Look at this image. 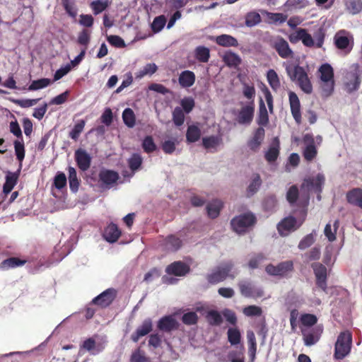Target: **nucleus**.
Segmentation results:
<instances>
[{"label": "nucleus", "instance_id": "obj_48", "mask_svg": "<svg viewBox=\"0 0 362 362\" xmlns=\"http://www.w3.org/2000/svg\"><path fill=\"white\" fill-rule=\"evenodd\" d=\"M52 81L49 78H41L32 81L28 87L29 90H37L45 88L51 84Z\"/></svg>", "mask_w": 362, "mask_h": 362}, {"label": "nucleus", "instance_id": "obj_44", "mask_svg": "<svg viewBox=\"0 0 362 362\" xmlns=\"http://www.w3.org/2000/svg\"><path fill=\"white\" fill-rule=\"evenodd\" d=\"M346 6L350 13L353 15L359 13L362 11V1L348 0Z\"/></svg>", "mask_w": 362, "mask_h": 362}, {"label": "nucleus", "instance_id": "obj_62", "mask_svg": "<svg viewBox=\"0 0 362 362\" xmlns=\"http://www.w3.org/2000/svg\"><path fill=\"white\" fill-rule=\"evenodd\" d=\"M338 226H339V221L337 220V221H335V222L334 223V226L335 228L334 232L332 231L331 224L327 223L325 226L324 233H325V235L329 241L333 242L334 240H335V239H336L337 228Z\"/></svg>", "mask_w": 362, "mask_h": 362}, {"label": "nucleus", "instance_id": "obj_2", "mask_svg": "<svg viewBox=\"0 0 362 362\" xmlns=\"http://www.w3.org/2000/svg\"><path fill=\"white\" fill-rule=\"evenodd\" d=\"M233 267L234 264L231 261L223 262L206 275V280L211 284H217L227 278L233 279L236 276V273L232 272Z\"/></svg>", "mask_w": 362, "mask_h": 362}, {"label": "nucleus", "instance_id": "obj_12", "mask_svg": "<svg viewBox=\"0 0 362 362\" xmlns=\"http://www.w3.org/2000/svg\"><path fill=\"white\" fill-rule=\"evenodd\" d=\"M311 267L316 278V285L325 291L327 287V270L326 267L320 262H315L311 264Z\"/></svg>", "mask_w": 362, "mask_h": 362}, {"label": "nucleus", "instance_id": "obj_45", "mask_svg": "<svg viewBox=\"0 0 362 362\" xmlns=\"http://www.w3.org/2000/svg\"><path fill=\"white\" fill-rule=\"evenodd\" d=\"M142 162L143 159L141 155L138 153L132 154L128 159V165L132 172L138 170L141 168Z\"/></svg>", "mask_w": 362, "mask_h": 362}, {"label": "nucleus", "instance_id": "obj_24", "mask_svg": "<svg viewBox=\"0 0 362 362\" xmlns=\"http://www.w3.org/2000/svg\"><path fill=\"white\" fill-rule=\"evenodd\" d=\"M280 151V141L278 137H274L272 141L271 145L269 147L268 151L265 153L264 158L269 163L275 162L279 156Z\"/></svg>", "mask_w": 362, "mask_h": 362}, {"label": "nucleus", "instance_id": "obj_21", "mask_svg": "<svg viewBox=\"0 0 362 362\" xmlns=\"http://www.w3.org/2000/svg\"><path fill=\"white\" fill-rule=\"evenodd\" d=\"M265 131L262 127H258L254 132L253 136L247 141L250 149L254 152L257 151L264 139Z\"/></svg>", "mask_w": 362, "mask_h": 362}, {"label": "nucleus", "instance_id": "obj_4", "mask_svg": "<svg viewBox=\"0 0 362 362\" xmlns=\"http://www.w3.org/2000/svg\"><path fill=\"white\" fill-rule=\"evenodd\" d=\"M318 71L320 74V80L323 83L321 86L323 95L327 97L331 95L334 86L333 68L329 64L325 63L320 66Z\"/></svg>", "mask_w": 362, "mask_h": 362}, {"label": "nucleus", "instance_id": "obj_63", "mask_svg": "<svg viewBox=\"0 0 362 362\" xmlns=\"http://www.w3.org/2000/svg\"><path fill=\"white\" fill-rule=\"evenodd\" d=\"M131 362H148V358L144 355L140 348L136 349L131 356Z\"/></svg>", "mask_w": 362, "mask_h": 362}, {"label": "nucleus", "instance_id": "obj_6", "mask_svg": "<svg viewBox=\"0 0 362 362\" xmlns=\"http://www.w3.org/2000/svg\"><path fill=\"white\" fill-rule=\"evenodd\" d=\"M354 40L353 35L345 30H340L334 36V45L345 54L351 52L354 47Z\"/></svg>", "mask_w": 362, "mask_h": 362}, {"label": "nucleus", "instance_id": "obj_1", "mask_svg": "<svg viewBox=\"0 0 362 362\" xmlns=\"http://www.w3.org/2000/svg\"><path fill=\"white\" fill-rule=\"evenodd\" d=\"M286 71L292 81H296L300 89L305 93L310 94L313 91V86L303 67L296 65H287Z\"/></svg>", "mask_w": 362, "mask_h": 362}, {"label": "nucleus", "instance_id": "obj_59", "mask_svg": "<svg viewBox=\"0 0 362 362\" xmlns=\"http://www.w3.org/2000/svg\"><path fill=\"white\" fill-rule=\"evenodd\" d=\"M28 354L29 352H11L1 355V357H4V360L8 358H13L11 362H22Z\"/></svg>", "mask_w": 362, "mask_h": 362}, {"label": "nucleus", "instance_id": "obj_39", "mask_svg": "<svg viewBox=\"0 0 362 362\" xmlns=\"http://www.w3.org/2000/svg\"><path fill=\"white\" fill-rule=\"evenodd\" d=\"M200 136L201 131L198 127L195 125H190L188 127L186 133V139L187 142H196L200 139Z\"/></svg>", "mask_w": 362, "mask_h": 362}, {"label": "nucleus", "instance_id": "obj_3", "mask_svg": "<svg viewBox=\"0 0 362 362\" xmlns=\"http://www.w3.org/2000/svg\"><path fill=\"white\" fill-rule=\"evenodd\" d=\"M352 334L349 330L340 332L334 344V358L342 360L347 356L351 349Z\"/></svg>", "mask_w": 362, "mask_h": 362}, {"label": "nucleus", "instance_id": "obj_50", "mask_svg": "<svg viewBox=\"0 0 362 362\" xmlns=\"http://www.w3.org/2000/svg\"><path fill=\"white\" fill-rule=\"evenodd\" d=\"M185 112L180 107H176L173 111V121L177 127H180L185 122Z\"/></svg>", "mask_w": 362, "mask_h": 362}, {"label": "nucleus", "instance_id": "obj_31", "mask_svg": "<svg viewBox=\"0 0 362 362\" xmlns=\"http://www.w3.org/2000/svg\"><path fill=\"white\" fill-rule=\"evenodd\" d=\"M182 245V242L181 239L175 235H170L165 239V247L169 251H177L181 247Z\"/></svg>", "mask_w": 362, "mask_h": 362}, {"label": "nucleus", "instance_id": "obj_27", "mask_svg": "<svg viewBox=\"0 0 362 362\" xmlns=\"http://www.w3.org/2000/svg\"><path fill=\"white\" fill-rule=\"evenodd\" d=\"M121 236V230L115 223L109 224L105 229L103 237L109 243H115Z\"/></svg>", "mask_w": 362, "mask_h": 362}, {"label": "nucleus", "instance_id": "obj_49", "mask_svg": "<svg viewBox=\"0 0 362 362\" xmlns=\"http://www.w3.org/2000/svg\"><path fill=\"white\" fill-rule=\"evenodd\" d=\"M206 319L208 322L213 326L220 325L223 322L221 314L216 310H211L208 312Z\"/></svg>", "mask_w": 362, "mask_h": 362}, {"label": "nucleus", "instance_id": "obj_53", "mask_svg": "<svg viewBox=\"0 0 362 362\" xmlns=\"http://www.w3.org/2000/svg\"><path fill=\"white\" fill-rule=\"evenodd\" d=\"M180 105L183 112L189 114L194 109L195 106V101L192 97H185L181 100Z\"/></svg>", "mask_w": 362, "mask_h": 362}, {"label": "nucleus", "instance_id": "obj_41", "mask_svg": "<svg viewBox=\"0 0 362 362\" xmlns=\"http://www.w3.org/2000/svg\"><path fill=\"white\" fill-rule=\"evenodd\" d=\"M122 119L124 123L129 128L134 127L136 123V117L134 111L131 108H126L122 112Z\"/></svg>", "mask_w": 362, "mask_h": 362}, {"label": "nucleus", "instance_id": "obj_14", "mask_svg": "<svg viewBox=\"0 0 362 362\" xmlns=\"http://www.w3.org/2000/svg\"><path fill=\"white\" fill-rule=\"evenodd\" d=\"M238 286L241 295L245 298H257L264 296L263 290L255 287L251 282L241 281Z\"/></svg>", "mask_w": 362, "mask_h": 362}, {"label": "nucleus", "instance_id": "obj_5", "mask_svg": "<svg viewBox=\"0 0 362 362\" xmlns=\"http://www.w3.org/2000/svg\"><path fill=\"white\" fill-rule=\"evenodd\" d=\"M256 221L255 216L247 212L234 217L230 221V225L234 231L241 234L247 232L256 223Z\"/></svg>", "mask_w": 362, "mask_h": 362}, {"label": "nucleus", "instance_id": "obj_57", "mask_svg": "<svg viewBox=\"0 0 362 362\" xmlns=\"http://www.w3.org/2000/svg\"><path fill=\"white\" fill-rule=\"evenodd\" d=\"M142 148L147 153H152L156 149V146L151 136H146L144 138L142 142Z\"/></svg>", "mask_w": 362, "mask_h": 362}, {"label": "nucleus", "instance_id": "obj_56", "mask_svg": "<svg viewBox=\"0 0 362 362\" xmlns=\"http://www.w3.org/2000/svg\"><path fill=\"white\" fill-rule=\"evenodd\" d=\"M166 23V18L164 16H159L154 18L151 28L154 33L160 32Z\"/></svg>", "mask_w": 362, "mask_h": 362}, {"label": "nucleus", "instance_id": "obj_58", "mask_svg": "<svg viewBox=\"0 0 362 362\" xmlns=\"http://www.w3.org/2000/svg\"><path fill=\"white\" fill-rule=\"evenodd\" d=\"M14 148L17 159L22 163L25 158V147L22 141L16 140L14 141Z\"/></svg>", "mask_w": 362, "mask_h": 362}, {"label": "nucleus", "instance_id": "obj_11", "mask_svg": "<svg viewBox=\"0 0 362 362\" xmlns=\"http://www.w3.org/2000/svg\"><path fill=\"white\" fill-rule=\"evenodd\" d=\"M300 34H301L300 36V40L305 46L312 47L315 45V41L311 35L308 33L307 30L300 28ZM315 46L318 48L322 47L325 40V33L322 30H320V31L315 35Z\"/></svg>", "mask_w": 362, "mask_h": 362}, {"label": "nucleus", "instance_id": "obj_42", "mask_svg": "<svg viewBox=\"0 0 362 362\" xmlns=\"http://www.w3.org/2000/svg\"><path fill=\"white\" fill-rule=\"evenodd\" d=\"M228 340L231 345H237L241 341V334L238 328H229L227 332Z\"/></svg>", "mask_w": 362, "mask_h": 362}, {"label": "nucleus", "instance_id": "obj_40", "mask_svg": "<svg viewBox=\"0 0 362 362\" xmlns=\"http://www.w3.org/2000/svg\"><path fill=\"white\" fill-rule=\"evenodd\" d=\"M222 142V139L218 136H210L202 139V145L206 149L216 148Z\"/></svg>", "mask_w": 362, "mask_h": 362}, {"label": "nucleus", "instance_id": "obj_36", "mask_svg": "<svg viewBox=\"0 0 362 362\" xmlns=\"http://www.w3.org/2000/svg\"><path fill=\"white\" fill-rule=\"evenodd\" d=\"M225 64L230 67H236L241 64L240 57L235 53L227 52L223 57Z\"/></svg>", "mask_w": 362, "mask_h": 362}, {"label": "nucleus", "instance_id": "obj_34", "mask_svg": "<svg viewBox=\"0 0 362 362\" xmlns=\"http://www.w3.org/2000/svg\"><path fill=\"white\" fill-rule=\"evenodd\" d=\"M194 57L199 62H208L210 58L209 49L204 46L197 47L194 49Z\"/></svg>", "mask_w": 362, "mask_h": 362}, {"label": "nucleus", "instance_id": "obj_18", "mask_svg": "<svg viewBox=\"0 0 362 362\" xmlns=\"http://www.w3.org/2000/svg\"><path fill=\"white\" fill-rule=\"evenodd\" d=\"M190 272V267L182 261H175L165 268V272L169 275L184 276Z\"/></svg>", "mask_w": 362, "mask_h": 362}, {"label": "nucleus", "instance_id": "obj_47", "mask_svg": "<svg viewBox=\"0 0 362 362\" xmlns=\"http://www.w3.org/2000/svg\"><path fill=\"white\" fill-rule=\"evenodd\" d=\"M262 185V180L259 174L254 175L253 179L247 187V196H252L257 192Z\"/></svg>", "mask_w": 362, "mask_h": 362}, {"label": "nucleus", "instance_id": "obj_15", "mask_svg": "<svg viewBox=\"0 0 362 362\" xmlns=\"http://www.w3.org/2000/svg\"><path fill=\"white\" fill-rule=\"evenodd\" d=\"M293 269V264L291 261L282 262L276 266L269 264L265 268V271L269 275L281 276L286 275L288 272H291Z\"/></svg>", "mask_w": 362, "mask_h": 362}, {"label": "nucleus", "instance_id": "obj_38", "mask_svg": "<svg viewBox=\"0 0 362 362\" xmlns=\"http://www.w3.org/2000/svg\"><path fill=\"white\" fill-rule=\"evenodd\" d=\"M18 180V174L15 173H8L6 177V182L4 185L3 191L7 194H8L14 187L17 182Z\"/></svg>", "mask_w": 362, "mask_h": 362}, {"label": "nucleus", "instance_id": "obj_61", "mask_svg": "<svg viewBox=\"0 0 362 362\" xmlns=\"http://www.w3.org/2000/svg\"><path fill=\"white\" fill-rule=\"evenodd\" d=\"M182 321L185 325H193L197 324L198 316L195 312H188L182 315Z\"/></svg>", "mask_w": 362, "mask_h": 362}, {"label": "nucleus", "instance_id": "obj_25", "mask_svg": "<svg viewBox=\"0 0 362 362\" xmlns=\"http://www.w3.org/2000/svg\"><path fill=\"white\" fill-rule=\"evenodd\" d=\"M296 219L293 216L284 218L278 225L277 229L280 235H286L296 229Z\"/></svg>", "mask_w": 362, "mask_h": 362}, {"label": "nucleus", "instance_id": "obj_7", "mask_svg": "<svg viewBox=\"0 0 362 362\" xmlns=\"http://www.w3.org/2000/svg\"><path fill=\"white\" fill-rule=\"evenodd\" d=\"M346 80L344 86L348 93H351L358 89L361 82V71L358 64L354 65L352 70L346 74Z\"/></svg>", "mask_w": 362, "mask_h": 362}, {"label": "nucleus", "instance_id": "obj_35", "mask_svg": "<svg viewBox=\"0 0 362 362\" xmlns=\"http://www.w3.org/2000/svg\"><path fill=\"white\" fill-rule=\"evenodd\" d=\"M268 83L274 91H277L281 87V82L277 73L274 69H269L267 73Z\"/></svg>", "mask_w": 362, "mask_h": 362}, {"label": "nucleus", "instance_id": "obj_28", "mask_svg": "<svg viewBox=\"0 0 362 362\" xmlns=\"http://www.w3.org/2000/svg\"><path fill=\"white\" fill-rule=\"evenodd\" d=\"M196 81L194 73L189 70L182 71L178 77V82L182 88H187L192 86Z\"/></svg>", "mask_w": 362, "mask_h": 362}, {"label": "nucleus", "instance_id": "obj_60", "mask_svg": "<svg viewBox=\"0 0 362 362\" xmlns=\"http://www.w3.org/2000/svg\"><path fill=\"white\" fill-rule=\"evenodd\" d=\"M54 185L57 189H62L66 185V177L64 173L58 172L54 179Z\"/></svg>", "mask_w": 362, "mask_h": 362}, {"label": "nucleus", "instance_id": "obj_54", "mask_svg": "<svg viewBox=\"0 0 362 362\" xmlns=\"http://www.w3.org/2000/svg\"><path fill=\"white\" fill-rule=\"evenodd\" d=\"M301 324L305 327H312L317 322V317L313 314L305 313L300 315Z\"/></svg>", "mask_w": 362, "mask_h": 362}, {"label": "nucleus", "instance_id": "obj_29", "mask_svg": "<svg viewBox=\"0 0 362 362\" xmlns=\"http://www.w3.org/2000/svg\"><path fill=\"white\" fill-rule=\"evenodd\" d=\"M75 159L78 167L82 170H86L89 168L90 156L88 152L82 148H79L75 152Z\"/></svg>", "mask_w": 362, "mask_h": 362}, {"label": "nucleus", "instance_id": "obj_9", "mask_svg": "<svg viewBox=\"0 0 362 362\" xmlns=\"http://www.w3.org/2000/svg\"><path fill=\"white\" fill-rule=\"evenodd\" d=\"M270 45L278 54L283 59H287L293 55V51L290 48L288 42L281 36L274 37L270 41Z\"/></svg>", "mask_w": 362, "mask_h": 362}, {"label": "nucleus", "instance_id": "obj_46", "mask_svg": "<svg viewBox=\"0 0 362 362\" xmlns=\"http://www.w3.org/2000/svg\"><path fill=\"white\" fill-rule=\"evenodd\" d=\"M25 262V261L20 260L15 257L8 258L1 262L0 264V269L5 270L9 268H14L16 267L23 265Z\"/></svg>", "mask_w": 362, "mask_h": 362}, {"label": "nucleus", "instance_id": "obj_37", "mask_svg": "<svg viewBox=\"0 0 362 362\" xmlns=\"http://www.w3.org/2000/svg\"><path fill=\"white\" fill-rule=\"evenodd\" d=\"M257 122L260 126H266L269 123L267 110L262 99L260 100Z\"/></svg>", "mask_w": 362, "mask_h": 362}, {"label": "nucleus", "instance_id": "obj_64", "mask_svg": "<svg viewBox=\"0 0 362 362\" xmlns=\"http://www.w3.org/2000/svg\"><path fill=\"white\" fill-rule=\"evenodd\" d=\"M40 98L36 99H18L13 100L14 103L21 107L27 108L35 105L40 100Z\"/></svg>", "mask_w": 362, "mask_h": 362}, {"label": "nucleus", "instance_id": "obj_30", "mask_svg": "<svg viewBox=\"0 0 362 362\" xmlns=\"http://www.w3.org/2000/svg\"><path fill=\"white\" fill-rule=\"evenodd\" d=\"M215 42L217 45L225 47L238 46V42L237 39L230 35L226 34L217 36L215 39Z\"/></svg>", "mask_w": 362, "mask_h": 362}, {"label": "nucleus", "instance_id": "obj_33", "mask_svg": "<svg viewBox=\"0 0 362 362\" xmlns=\"http://www.w3.org/2000/svg\"><path fill=\"white\" fill-rule=\"evenodd\" d=\"M112 0L92 1V11L94 15H98L106 11L112 4Z\"/></svg>", "mask_w": 362, "mask_h": 362}, {"label": "nucleus", "instance_id": "obj_26", "mask_svg": "<svg viewBox=\"0 0 362 362\" xmlns=\"http://www.w3.org/2000/svg\"><path fill=\"white\" fill-rule=\"evenodd\" d=\"M347 202L350 204L362 209V189L354 188L346 194Z\"/></svg>", "mask_w": 362, "mask_h": 362}, {"label": "nucleus", "instance_id": "obj_32", "mask_svg": "<svg viewBox=\"0 0 362 362\" xmlns=\"http://www.w3.org/2000/svg\"><path fill=\"white\" fill-rule=\"evenodd\" d=\"M223 207V202L221 200L215 199L207 204L206 211L209 217L215 218L218 216L221 209Z\"/></svg>", "mask_w": 362, "mask_h": 362}, {"label": "nucleus", "instance_id": "obj_19", "mask_svg": "<svg viewBox=\"0 0 362 362\" xmlns=\"http://www.w3.org/2000/svg\"><path fill=\"white\" fill-rule=\"evenodd\" d=\"M288 98L291 115L296 122L300 124L302 122L300 100L296 93L292 91L289 93Z\"/></svg>", "mask_w": 362, "mask_h": 362}, {"label": "nucleus", "instance_id": "obj_20", "mask_svg": "<svg viewBox=\"0 0 362 362\" xmlns=\"http://www.w3.org/2000/svg\"><path fill=\"white\" fill-rule=\"evenodd\" d=\"M153 330V322L151 318L145 319L141 325L139 326L136 331L131 335V339L134 342H137L139 339L149 334Z\"/></svg>", "mask_w": 362, "mask_h": 362}, {"label": "nucleus", "instance_id": "obj_16", "mask_svg": "<svg viewBox=\"0 0 362 362\" xmlns=\"http://www.w3.org/2000/svg\"><path fill=\"white\" fill-rule=\"evenodd\" d=\"M255 107V101H250L242 107L238 114V122L240 124H250L254 117Z\"/></svg>", "mask_w": 362, "mask_h": 362}, {"label": "nucleus", "instance_id": "obj_10", "mask_svg": "<svg viewBox=\"0 0 362 362\" xmlns=\"http://www.w3.org/2000/svg\"><path fill=\"white\" fill-rule=\"evenodd\" d=\"M303 142L305 145L303 151L304 159L308 162L313 160L317 155V149L315 145V137L312 134H305L303 136Z\"/></svg>", "mask_w": 362, "mask_h": 362}, {"label": "nucleus", "instance_id": "obj_8", "mask_svg": "<svg viewBox=\"0 0 362 362\" xmlns=\"http://www.w3.org/2000/svg\"><path fill=\"white\" fill-rule=\"evenodd\" d=\"M325 178L323 174L318 173L315 177H307L303 180L300 186L301 190L309 194L310 191L321 193Z\"/></svg>", "mask_w": 362, "mask_h": 362}, {"label": "nucleus", "instance_id": "obj_23", "mask_svg": "<svg viewBox=\"0 0 362 362\" xmlns=\"http://www.w3.org/2000/svg\"><path fill=\"white\" fill-rule=\"evenodd\" d=\"M322 330L320 328H313L308 332L302 329V334L303 341L305 346H312L316 344L320 338Z\"/></svg>", "mask_w": 362, "mask_h": 362}, {"label": "nucleus", "instance_id": "obj_17", "mask_svg": "<svg viewBox=\"0 0 362 362\" xmlns=\"http://www.w3.org/2000/svg\"><path fill=\"white\" fill-rule=\"evenodd\" d=\"M116 297V291L114 288H107L97 297L92 299V304L101 308L109 306Z\"/></svg>", "mask_w": 362, "mask_h": 362}, {"label": "nucleus", "instance_id": "obj_51", "mask_svg": "<svg viewBox=\"0 0 362 362\" xmlns=\"http://www.w3.org/2000/svg\"><path fill=\"white\" fill-rule=\"evenodd\" d=\"M261 22L260 15L255 12H250L245 16V25L247 27H253Z\"/></svg>", "mask_w": 362, "mask_h": 362}, {"label": "nucleus", "instance_id": "obj_55", "mask_svg": "<svg viewBox=\"0 0 362 362\" xmlns=\"http://www.w3.org/2000/svg\"><path fill=\"white\" fill-rule=\"evenodd\" d=\"M243 313L247 317L260 316L262 314V310L257 305H248L243 308Z\"/></svg>", "mask_w": 362, "mask_h": 362}, {"label": "nucleus", "instance_id": "obj_22", "mask_svg": "<svg viewBox=\"0 0 362 362\" xmlns=\"http://www.w3.org/2000/svg\"><path fill=\"white\" fill-rule=\"evenodd\" d=\"M158 328L163 332H170L178 329V322L171 315L163 317L158 322Z\"/></svg>", "mask_w": 362, "mask_h": 362}, {"label": "nucleus", "instance_id": "obj_43", "mask_svg": "<svg viewBox=\"0 0 362 362\" xmlns=\"http://www.w3.org/2000/svg\"><path fill=\"white\" fill-rule=\"evenodd\" d=\"M299 189L296 185L290 187L286 192V200L291 205H294L299 197Z\"/></svg>", "mask_w": 362, "mask_h": 362}, {"label": "nucleus", "instance_id": "obj_13", "mask_svg": "<svg viewBox=\"0 0 362 362\" xmlns=\"http://www.w3.org/2000/svg\"><path fill=\"white\" fill-rule=\"evenodd\" d=\"M119 178V174L111 170H103L99 174V182L101 187L104 189L114 187Z\"/></svg>", "mask_w": 362, "mask_h": 362}, {"label": "nucleus", "instance_id": "obj_52", "mask_svg": "<svg viewBox=\"0 0 362 362\" xmlns=\"http://www.w3.org/2000/svg\"><path fill=\"white\" fill-rule=\"evenodd\" d=\"M315 232L311 233L305 235L299 243L298 247L301 250H305L315 243Z\"/></svg>", "mask_w": 362, "mask_h": 362}]
</instances>
